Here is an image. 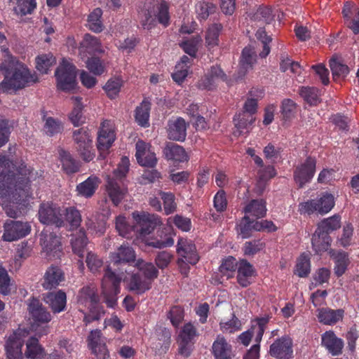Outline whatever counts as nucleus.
<instances>
[{
    "instance_id": "nucleus-1",
    "label": "nucleus",
    "mask_w": 359,
    "mask_h": 359,
    "mask_svg": "<svg viewBox=\"0 0 359 359\" xmlns=\"http://www.w3.org/2000/svg\"><path fill=\"white\" fill-rule=\"evenodd\" d=\"M41 175L29 170L21 158H0V187L6 189L13 202L22 203L32 196V183L39 184Z\"/></svg>"
},
{
    "instance_id": "nucleus-2",
    "label": "nucleus",
    "mask_w": 359,
    "mask_h": 359,
    "mask_svg": "<svg viewBox=\"0 0 359 359\" xmlns=\"http://www.w3.org/2000/svg\"><path fill=\"white\" fill-rule=\"evenodd\" d=\"M0 71H4L5 88L10 90L17 91L24 88L28 83L36 81V77L27 67L10 55H7L0 65Z\"/></svg>"
},
{
    "instance_id": "nucleus-3",
    "label": "nucleus",
    "mask_w": 359,
    "mask_h": 359,
    "mask_svg": "<svg viewBox=\"0 0 359 359\" xmlns=\"http://www.w3.org/2000/svg\"><path fill=\"white\" fill-rule=\"evenodd\" d=\"M111 264L105 270V273L112 272L115 276L125 278V273H128V268L131 262H135V252L128 243L123 244L111 255Z\"/></svg>"
},
{
    "instance_id": "nucleus-4",
    "label": "nucleus",
    "mask_w": 359,
    "mask_h": 359,
    "mask_svg": "<svg viewBox=\"0 0 359 359\" xmlns=\"http://www.w3.org/2000/svg\"><path fill=\"white\" fill-rule=\"evenodd\" d=\"M132 217L134 220L133 229L138 233V237L144 240L147 245L157 248L156 241H149L147 238L157 225L156 215L143 210L134 211Z\"/></svg>"
},
{
    "instance_id": "nucleus-5",
    "label": "nucleus",
    "mask_w": 359,
    "mask_h": 359,
    "mask_svg": "<svg viewBox=\"0 0 359 359\" xmlns=\"http://www.w3.org/2000/svg\"><path fill=\"white\" fill-rule=\"evenodd\" d=\"M57 87L67 93H74L77 88L76 67L62 59L60 65L55 71Z\"/></svg>"
},
{
    "instance_id": "nucleus-6",
    "label": "nucleus",
    "mask_w": 359,
    "mask_h": 359,
    "mask_svg": "<svg viewBox=\"0 0 359 359\" xmlns=\"http://www.w3.org/2000/svg\"><path fill=\"white\" fill-rule=\"evenodd\" d=\"M334 198L328 192L323 193L316 199L308 200L299 204V212L300 214L309 215L317 212L320 215L328 213L334 206Z\"/></svg>"
},
{
    "instance_id": "nucleus-7",
    "label": "nucleus",
    "mask_w": 359,
    "mask_h": 359,
    "mask_svg": "<svg viewBox=\"0 0 359 359\" xmlns=\"http://www.w3.org/2000/svg\"><path fill=\"white\" fill-rule=\"evenodd\" d=\"M198 335L196 327L191 323H185L180 331L177 338L179 353L184 357L189 356Z\"/></svg>"
},
{
    "instance_id": "nucleus-8",
    "label": "nucleus",
    "mask_w": 359,
    "mask_h": 359,
    "mask_svg": "<svg viewBox=\"0 0 359 359\" xmlns=\"http://www.w3.org/2000/svg\"><path fill=\"white\" fill-rule=\"evenodd\" d=\"M168 223L169 224V226L165 228V238H163L162 236H161V238L158 239V249L173 245L174 239L172 238L173 230L171 226L172 223H173L179 229L185 232L189 231L192 226L191 219L180 215H176L174 217H169L168 219Z\"/></svg>"
},
{
    "instance_id": "nucleus-9",
    "label": "nucleus",
    "mask_w": 359,
    "mask_h": 359,
    "mask_svg": "<svg viewBox=\"0 0 359 359\" xmlns=\"http://www.w3.org/2000/svg\"><path fill=\"white\" fill-rule=\"evenodd\" d=\"M122 279L109 271L104 273L102 281V294L108 306L113 307L116 304V295L120 292V283Z\"/></svg>"
},
{
    "instance_id": "nucleus-10",
    "label": "nucleus",
    "mask_w": 359,
    "mask_h": 359,
    "mask_svg": "<svg viewBox=\"0 0 359 359\" xmlns=\"http://www.w3.org/2000/svg\"><path fill=\"white\" fill-rule=\"evenodd\" d=\"M39 219L45 224H55L57 227L64 226L62 209L53 203H43L40 205Z\"/></svg>"
},
{
    "instance_id": "nucleus-11",
    "label": "nucleus",
    "mask_w": 359,
    "mask_h": 359,
    "mask_svg": "<svg viewBox=\"0 0 359 359\" xmlns=\"http://www.w3.org/2000/svg\"><path fill=\"white\" fill-rule=\"evenodd\" d=\"M26 330L18 329L11 334L6 343L5 347L8 359H22V347L24 338L27 335Z\"/></svg>"
},
{
    "instance_id": "nucleus-12",
    "label": "nucleus",
    "mask_w": 359,
    "mask_h": 359,
    "mask_svg": "<svg viewBox=\"0 0 359 359\" xmlns=\"http://www.w3.org/2000/svg\"><path fill=\"white\" fill-rule=\"evenodd\" d=\"M292 340L287 336L276 339L270 346V355L278 359H292L293 358Z\"/></svg>"
},
{
    "instance_id": "nucleus-13",
    "label": "nucleus",
    "mask_w": 359,
    "mask_h": 359,
    "mask_svg": "<svg viewBox=\"0 0 359 359\" xmlns=\"http://www.w3.org/2000/svg\"><path fill=\"white\" fill-rule=\"evenodd\" d=\"M316 162L315 158H306V160L296 167L294 171V180L302 188L313 177L316 172Z\"/></svg>"
},
{
    "instance_id": "nucleus-14",
    "label": "nucleus",
    "mask_w": 359,
    "mask_h": 359,
    "mask_svg": "<svg viewBox=\"0 0 359 359\" xmlns=\"http://www.w3.org/2000/svg\"><path fill=\"white\" fill-rule=\"evenodd\" d=\"M4 227L3 239L9 242L25 236L30 231V227L27 223L19 221L8 220Z\"/></svg>"
},
{
    "instance_id": "nucleus-15",
    "label": "nucleus",
    "mask_w": 359,
    "mask_h": 359,
    "mask_svg": "<svg viewBox=\"0 0 359 359\" xmlns=\"http://www.w3.org/2000/svg\"><path fill=\"white\" fill-rule=\"evenodd\" d=\"M43 237V249L48 259H60L63 254L60 238L53 232L45 233Z\"/></svg>"
},
{
    "instance_id": "nucleus-16",
    "label": "nucleus",
    "mask_w": 359,
    "mask_h": 359,
    "mask_svg": "<svg viewBox=\"0 0 359 359\" xmlns=\"http://www.w3.org/2000/svg\"><path fill=\"white\" fill-rule=\"evenodd\" d=\"M269 320V318L268 317L257 318L256 320V325H253L250 330L243 332L239 336L241 342L243 345L248 346L250 344L252 338L255 337V341L259 344L262 339Z\"/></svg>"
},
{
    "instance_id": "nucleus-17",
    "label": "nucleus",
    "mask_w": 359,
    "mask_h": 359,
    "mask_svg": "<svg viewBox=\"0 0 359 359\" xmlns=\"http://www.w3.org/2000/svg\"><path fill=\"white\" fill-rule=\"evenodd\" d=\"M102 333L98 329L92 330L87 339L88 346L97 359H107L109 353L105 343L101 340Z\"/></svg>"
},
{
    "instance_id": "nucleus-18",
    "label": "nucleus",
    "mask_w": 359,
    "mask_h": 359,
    "mask_svg": "<svg viewBox=\"0 0 359 359\" xmlns=\"http://www.w3.org/2000/svg\"><path fill=\"white\" fill-rule=\"evenodd\" d=\"M177 252L191 265H195L199 261L196 245L187 238H180L177 245Z\"/></svg>"
},
{
    "instance_id": "nucleus-19",
    "label": "nucleus",
    "mask_w": 359,
    "mask_h": 359,
    "mask_svg": "<svg viewBox=\"0 0 359 359\" xmlns=\"http://www.w3.org/2000/svg\"><path fill=\"white\" fill-rule=\"evenodd\" d=\"M27 311L35 323H48L52 319L50 312L43 306L40 300L32 297L27 304Z\"/></svg>"
},
{
    "instance_id": "nucleus-20",
    "label": "nucleus",
    "mask_w": 359,
    "mask_h": 359,
    "mask_svg": "<svg viewBox=\"0 0 359 359\" xmlns=\"http://www.w3.org/2000/svg\"><path fill=\"white\" fill-rule=\"evenodd\" d=\"M321 345L334 356L339 355L343 352L344 343L334 331H326L321 335Z\"/></svg>"
},
{
    "instance_id": "nucleus-21",
    "label": "nucleus",
    "mask_w": 359,
    "mask_h": 359,
    "mask_svg": "<svg viewBox=\"0 0 359 359\" xmlns=\"http://www.w3.org/2000/svg\"><path fill=\"white\" fill-rule=\"evenodd\" d=\"M188 124L184 118L178 117L168 121V137L170 140L183 142L186 139Z\"/></svg>"
},
{
    "instance_id": "nucleus-22",
    "label": "nucleus",
    "mask_w": 359,
    "mask_h": 359,
    "mask_svg": "<svg viewBox=\"0 0 359 359\" xmlns=\"http://www.w3.org/2000/svg\"><path fill=\"white\" fill-rule=\"evenodd\" d=\"M257 60V55L254 49L250 46L245 47L241 53L239 62V69L236 80H242L247 72L252 69Z\"/></svg>"
},
{
    "instance_id": "nucleus-23",
    "label": "nucleus",
    "mask_w": 359,
    "mask_h": 359,
    "mask_svg": "<svg viewBox=\"0 0 359 359\" xmlns=\"http://www.w3.org/2000/svg\"><path fill=\"white\" fill-rule=\"evenodd\" d=\"M43 299L53 313H60L66 308L67 295L62 290L48 292L43 295Z\"/></svg>"
},
{
    "instance_id": "nucleus-24",
    "label": "nucleus",
    "mask_w": 359,
    "mask_h": 359,
    "mask_svg": "<svg viewBox=\"0 0 359 359\" xmlns=\"http://www.w3.org/2000/svg\"><path fill=\"white\" fill-rule=\"evenodd\" d=\"M65 280L62 270L57 266L51 265L43 276V287L46 290L56 288Z\"/></svg>"
},
{
    "instance_id": "nucleus-25",
    "label": "nucleus",
    "mask_w": 359,
    "mask_h": 359,
    "mask_svg": "<svg viewBox=\"0 0 359 359\" xmlns=\"http://www.w3.org/2000/svg\"><path fill=\"white\" fill-rule=\"evenodd\" d=\"M156 1H147L141 11L142 25L144 29L150 30L156 27Z\"/></svg>"
},
{
    "instance_id": "nucleus-26",
    "label": "nucleus",
    "mask_w": 359,
    "mask_h": 359,
    "mask_svg": "<svg viewBox=\"0 0 359 359\" xmlns=\"http://www.w3.org/2000/svg\"><path fill=\"white\" fill-rule=\"evenodd\" d=\"M212 351L215 359H232L233 356L231 346L221 335H218L213 342Z\"/></svg>"
},
{
    "instance_id": "nucleus-27",
    "label": "nucleus",
    "mask_w": 359,
    "mask_h": 359,
    "mask_svg": "<svg viewBox=\"0 0 359 359\" xmlns=\"http://www.w3.org/2000/svg\"><path fill=\"white\" fill-rule=\"evenodd\" d=\"M171 160L168 168L169 179L177 185L187 184L190 177V172L187 170L176 172V163L187 161L188 158H168Z\"/></svg>"
},
{
    "instance_id": "nucleus-28",
    "label": "nucleus",
    "mask_w": 359,
    "mask_h": 359,
    "mask_svg": "<svg viewBox=\"0 0 359 359\" xmlns=\"http://www.w3.org/2000/svg\"><path fill=\"white\" fill-rule=\"evenodd\" d=\"M73 137L81 155L83 157H89L92 137L88 132L83 128H80L74 131Z\"/></svg>"
},
{
    "instance_id": "nucleus-29",
    "label": "nucleus",
    "mask_w": 359,
    "mask_h": 359,
    "mask_svg": "<svg viewBox=\"0 0 359 359\" xmlns=\"http://www.w3.org/2000/svg\"><path fill=\"white\" fill-rule=\"evenodd\" d=\"M255 271L253 266L247 260L240 262L237 271V281L238 284L246 287L252 283V278L255 276Z\"/></svg>"
},
{
    "instance_id": "nucleus-30",
    "label": "nucleus",
    "mask_w": 359,
    "mask_h": 359,
    "mask_svg": "<svg viewBox=\"0 0 359 359\" xmlns=\"http://www.w3.org/2000/svg\"><path fill=\"white\" fill-rule=\"evenodd\" d=\"M235 229L238 237L242 239L249 238L253 236L254 232L257 231L256 219H251L249 215H245L236 224Z\"/></svg>"
},
{
    "instance_id": "nucleus-31",
    "label": "nucleus",
    "mask_w": 359,
    "mask_h": 359,
    "mask_svg": "<svg viewBox=\"0 0 359 359\" xmlns=\"http://www.w3.org/2000/svg\"><path fill=\"white\" fill-rule=\"evenodd\" d=\"M318 311L317 317L319 322L329 325H334L341 320L344 315V311L341 309L334 310L330 308H322Z\"/></svg>"
},
{
    "instance_id": "nucleus-32",
    "label": "nucleus",
    "mask_w": 359,
    "mask_h": 359,
    "mask_svg": "<svg viewBox=\"0 0 359 359\" xmlns=\"http://www.w3.org/2000/svg\"><path fill=\"white\" fill-rule=\"evenodd\" d=\"M245 215L254 217L257 219L263 218L266 215L267 208L265 200L252 199L243 208Z\"/></svg>"
},
{
    "instance_id": "nucleus-33",
    "label": "nucleus",
    "mask_w": 359,
    "mask_h": 359,
    "mask_svg": "<svg viewBox=\"0 0 359 359\" xmlns=\"http://www.w3.org/2000/svg\"><path fill=\"white\" fill-rule=\"evenodd\" d=\"M332 239L326 232L323 233L320 229H316L311 239L313 250L316 254H321L328 250L331 245Z\"/></svg>"
},
{
    "instance_id": "nucleus-34",
    "label": "nucleus",
    "mask_w": 359,
    "mask_h": 359,
    "mask_svg": "<svg viewBox=\"0 0 359 359\" xmlns=\"http://www.w3.org/2000/svg\"><path fill=\"white\" fill-rule=\"evenodd\" d=\"M255 118L251 114L247 113H240L233 118V122L236 130L233 134L236 136H240L249 132V128L252 125Z\"/></svg>"
},
{
    "instance_id": "nucleus-35",
    "label": "nucleus",
    "mask_w": 359,
    "mask_h": 359,
    "mask_svg": "<svg viewBox=\"0 0 359 359\" xmlns=\"http://www.w3.org/2000/svg\"><path fill=\"white\" fill-rule=\"evenodd\" d=\"M106 190L109 198L115 205H118L123 198L126 191L121 189L119 183L116 179L107 177Z\"/></svg>"
},
{
    "instance_id": "nucleus-36",
    "label": "nucleus",
    "mask_w": 359,
    "mask_h": 359,
    "mask_svg": "<svg viewBox=\"0 0 359 359\" xmlns=\"http://www.w3.org/2000/svg\"><path fill=\"white\" fill-rule=\"evenodd\" d=\"M216 80H221L222 81H227V76L224 71L219 66H212L208 74L205 76L202 81L201 85L204 88L211 90L214 86V83Z\"/></svg>"
},
{
    "instance_id": "nucleus-37",
    "label": "nucleus",
    "mask_w": 359,
    "mask_h": 359,
    "mask_svg": "<svg viewBox=\"0 0 359 359\" xmlns=\"http://www.w3.org/2000/svg\"><path fill=\"white\" fill-rule=\"evenodd\" d=\"M156 160L157 158H137V163L140 165L148 168H152L151 170L147 169L144 171L140 182L142 184L153 183L155 181L157 174L154 167L156 165Z\"/></svg>"
},
{
    "instance_id": "nucleus-38",
    "label": "nucleus",
    "mask_w": 359,
    "mask_h": 359,
    "mask_svg": "<svg viewBox=\"0 0 359 359\" xmlns=\"http://www.w3.org/2000/svg\"><path fill=\"white\" fill-rule=\"evenodd\" d=\"M299 94L309 106H317L321 102L320 92L315 87L302 86L299 90Z\"/></svg>"
},
{
    "instance_id": "nucleus-39",
    "label": "nucleus",
    "mask_w": 359,
    "mask_h": 359,
    "mask_svg": "<svg viewBox=\"0 0 359 359\" xmlns=\"http://www.w3.org/2000/svg\"><path fill=\"white\" fill-rule=\"evenodd\" d=\"M100 181L97 177H90L76 187L79 195L86 198L91 197L98 187Z\"/></svg>"
},
{
    "instance_id": "nucleus-40",
    "label": "nucleus",
    "mask_w": 359,
    "mask_h": 359,
    "mask_svg": "<svg viewBox=\"0 0 359 359\" xmlns=\"http://www.w3.org/2000/svg\"><path fill=\"white\" fill-rule=\"evenodd\" d=\"M77 298L79 303L86 304L89 302L90 305H95L100 301V297L97 294V289L93 285H87L82 287L79 292Z\"/></svg>"
},
{
    "instance_id": "nucleus-41",
    "label": "nucleus",
    "mask_w": 359,
    "mask_h": 359,
    "mask_svg": "<svg viewBox=\"0 0 359 359\" xmlns=\"http://www.w3.org/2000/svg\"><path fill=\"white\" fill-rule=\"evenodd\" d=\"M43 120L45 122L43 126V131L48 137H54L61 134L63 132V124L58 119L54 118L53 117H46L44 115Z\"/></svg>"
},
{
    "instance_id": "nucleus-42",
    "label": "nucleus",
    "mask_w": 359,
    "mask_h": 359,
    "mask_svg": "<svg viewBox=\"0 0 359 359\" xmlns=\"http://www.w3.org/2000/svg\"><path fill=\"white\" fill-rule=\"evenodd\" d=\"M87 243L88 239L83 231L80 230L79 232L72 235L71 239L72 250L79 257H83V253Z\"/></svg>"
},
{
    "instance_id": "nucleus-43",
    "label": "nucleus",
    "mask_w": 359,
    "mask_h": 359,
    "mask_svg": "<svg viewBox=\"0 0 359 359\" xmlns=\"http://www.w3.org/2000/svg\"><path fill=\"white\" fill-rule=\"evenodd\" d=\"M27 350L25 355L28 358L41 359L45 355L44 349L39 343L38 339L31 337L26 344Z\"/></svg>"
},
{
    "instance_id": "nucleus-44",
    "label": "nucleus",
    "mask_w": 359,
    "mask_h": 359,
    "mask_svg": "<svg viewBox=\"0 0 359 359\" xmlns=\"http://www.w3.org/2000/svg\"><path fill=\"white\" fill-rule=\"evenodd\" d=\"M150 111V102L144 100L141 104L135 109V121L142 127L149 126V117Z\"/></svg>"
},
{
    "instance_id": "nucleus-45",
    "label": "nucleus",
    "mask_w": 359,
    "mask_h": 359,
    "mask_svg": "<svg viewBox=\"0 0 359 359\" xmlns=\"http://www.w3.org/2000/svg\"><path fill=\"white\" fill-rule=\"evenodd\" d=\"M115 140L114 132L109 129H101L97 137V149L100 152L107 150Z\"/></svg>"
},
{
    "instance_id": "nucleus-46",
    "label": "nucleus",
    "mask_w": 359,
    "mask_h": 359,
    "mask_svg": "<svg viewBox=\"0 0 359 359\" xmlns=\"http://www.w3.org/2000/svg\"><path fill=\"white\" fill-rule=\"evenodd\" d=\"M158 196L162 200L163 211L166 215L172 214L176 211L177 205L173 193L158 191Z\"/></svg>"
},
{
    "instance_id": "nucleus-47",
    "label": "nucleus",
    "mask_w": 359,
    "mask_h": 359,
    "mask_svg": "<svg viewBox=\"0 0 359 359\" xmlns=\"http://www.w3.org/2000/svg\"><path fill=\"white\" fill-rule=\"evenodd\" d=\"M332 257L334 261V273L337 277H340L346 272L349 264L348 255L344 252H338L332 254Z\"/></svg>"
},
{
    "instance_id": "nucleus-48",
    "label": "nucleus",
    "mask_w": 359,
    "mask_h": 359,
    "mask_svg": "<svg viewBox=\"0 0 359 359\" xmlns=\"http://www.w3.org/2000/svg\"><path fill=\"white\" fill-rule=\"evenodd\" d=\"M330 67L331 69L334 80L344 79L349 74V67L343 64L336 58H332L330 60Z\"/></svg>"
},
{
    "instance_id": "nucleus-49",
    "label": "nucleus",
    "mask_w": 359,
    "mask_h": 359,
    "mask_svg": "<svg viewBox=\"0 0 359 359\" xmlns=\"http://www.w3.org/2000/svg\"><path fill=\"white\" fill-rule=\"evenodd\" d=\"M102 11L97 8L91 12L88 16V26L89 29L96 33L101 32L103 30L104 25L101 21Z\"/></svg>"
},
{
    "instance_id": "nucleus-50",
    "label": "nucleus",
    "mask_w": 359,
    "mask_h": 359,
    "mask_svg": "<svg viewBox=\"0 0 359 359\" xmlns=\"http://www.w3.org/2000/svg\"><path fill=\"white\" fill-rule=\"evenodd\" d=\"M151 282L149 280H142L138 273H134L131 276L128 288L130 291H134L136 294H142L149 289Z\"/></svg>"
},
{
    "instance_id": "nucleus-51",
    "label": "nucleus",
    "mask_w": 359,
    "mask_h": 359,
    "mask_svg": "<svg viewBox=\"0 0 359 359\" xmlns=\"http://www.w3.org/2000/svg\"><path fill=\"white\" fill-rule=\"evenodd\" d=\"M341 226V217L334 215L332 217L324 219L318 226L316 229H320L323 233H330L338 229Z\"/></svg>"
},
{
    "instance_id": "nucleus-52",
    "label": "nucleus",
    "mask_w": 359,
    "mask_h": 359,
    "mask_svg": "<svg viewBox=\"0 0 359 359\" xmlns=\"http://www.w3.org/2000/svg\"><path fill=\"white\" fill-rule=\"evenodd\" d=\"M222 29L221 24L215 23L208 29L205 35V43L210 48L218 45L219 33Z\"/></svg>"
},
{
    "instance_id": "nucleus-53",
    "label": "nucleus",
    "mask_w": 359,
    "mask_h": 359,
    "mask_svg": "<svg viewBox=\"0 0 359 359\" xmlns=\"http://www.w3.org/2000/svg\"><path fill=\"white\" fill-rule=\"evenodd\" d=\"M276 175V170L273 165H267L264 168H259L258 170V182L257 187L260 188V192H262L266 182Z\"/></svg>"
},
{
    "instance_id": "nucleus-54",
    "label": "nucleus",
    "mask_w": 359,
    "mask_h": 359,
    "mask_svg": "<svg viewBox=\"0 0 359 359\" xmlns=\"http://www.w3.org/2000/svg\"><path fill=\"white\" fill-rule=\"evenodd\" d=\"M72 100L74 101V107L72 111L70 113L69 118L75 126H79L81 123H83L81 113L83 106L81 102V97H72Z\"/></svg>"
},
{
    "instance_id": "nucleus-55",
    "label": "nucleus",
    "mask_w": 359,
    "mask_h": 359,
    "mask_svg": "<svg viewBox=\"0 0 359 359\" xmlns=\"http://www.w3.org/2000/svg\"><path fill=\"white\" fill-rule=\"evenodd\" d=\"M62 217L72 227H77L80 225L81 217V215L76 209L73 207L62 209Z\"/></svg>"
},
{
    "instance_id": "nucleus-56",
    "label": "nucleus",
    "mask_w": 359,
    "mask_h": 359,
    "mask_svg": "<svg viewBox=\"0 0 359 359\" xmlns=\"http://www.w3.org/2000/svg\"><path fill=\"white\" fill-rule=\"evenodd\" d=\"M35 0H16V6L14 7V12L22 16L31 14L36 8Z\"/></svg>"
},
{
    "instance_id": "nucleus-57",
    "label": "nucleus",
    "mask_w": 359,
    "mask_h": 359,
    "mask_svg": "<svg viewBox=\"0 0 359 359\" xmlns=\"http://www.w3.org/2000/svg\"><path fill=\"white\" fill-rule=\"evenodd\" d=\"M216 6L212 3L199 1L196 5V12L200 20H206L209 15L215 12Z\"/></svg>"
},
{
    "instance_id": "nucleus-58",
    "label": "nucleus",
    "mask_w": 359,
    "mask_h": 359,
    "mask_svg": "<svg viewBox=\"0 0 359 359\" xmlns=\"http://www.w3.org/2000/svg\"><path fill=\"white\" fill-rule=\"evenodd\" d=\"M281 114L285 121H290L295 116L297 104L291 99H284L281 103Z\"/></svg>"
},
{
    "instance_id": "nucleus-59",
    "label": "nucleus",
    "mask_w": 359,
    "mask_h": 359,
    "mask_svg": "<svg viewBox=\"0 0 359 359\" xmlns=\"http://www.w3.org/2000/svg\"><path fill=\"white\" fill-rule=\"evenodd\" d=\"M311 271V263L309 257L303 253L297 260L296 264V273L299 277H306Z\"/></svg>"
},
{
    "instance_id": "nucleus-60",
    "label": "nucleus",
    "mask_w": 359,
    "mask_h": 359,
    "mask_svg": "<svg viewBox=\"0 0 359 359\" xmlns=\"http://www.w3.org/2000/svg\"><path fill=\"white\" fill-rule=\"evenodd\" d=\"M163 151L165 157H187L185 149L175 142H167Z\"/></svg>"
},
{
    "instance_id": "nucleus-61",
    "label": "nucleus",
    "mask_w": 359,
    "mask_h": 359,
    "mask_svg": "<svg viewBox=\"0 0 359 359\" xmlns=\"http://www.w3.org/2000/svg\"><path fill=\"white\" fill-rule=\"evenodd\" d=\"M86 67L95 76L102 74L105 71V65L98 57H91L86 62Z\"/></svg>"
},
{
    "instance_id": "nucleus-62",
    "label": "nucleus",
    "mask_w": 359,
    "mask_h": 359,
    "mask_svg": "<svg viewBox=\"0 0 359 359\" xmlns=\"http://www.w3.org/2000/svg\"><path fill=\"white\" fill-rule=\"evenodd\" d=\"M135 266L143 272L146 280L151 282V280L156 276V269L151 263L138 259L135 263Z\"/></svg>"
},
{
    "instance_id": "nucleus-63",
    "label": "nucleus",
    "mask_w": 359,
    "mask_h": 359,
    "mask_svg": "<svg viewBox=\"0 0 359 359\" xmlns=\"http://www.w3.org/2000/svg\"><path fill=\"white\" fill-rule=\"evenodd\" d=\"M273 18L272 9L269 6H260L254 14L255 20L262 21L266 24H270L273 20Z\"/></svg>"
},
{
    "instance_id": "nucleus-64",
    "label": "nucleus",
    "mask_w": 359,
    "mask_h": 359,
    "mask_svg": "<svg viewBox=\"0 0 359 359\" xmlns=\"http://www.w3.org/2000/svg\"><path fill=\"white\" fill-rule=\"evenodd\" d=\"M264 248V244L260 240H253L245 242L243 250L245 255L253 256Z\"/></svg>"
}]
</instances>
